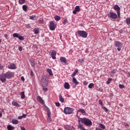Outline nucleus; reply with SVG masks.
<instances>
[{
  "instance_id": "4be33fe9",
  "label": "nucleus",
  "mask_w": 130,
  "mask_h": 130,
  "mask_svg": "<svg viewBox=\"0 0 130 130\" xmlns=\"http://www.w3.org/2000/svg\"><path fill=\"white\" fill-rule=\"evenodd\" d=\"M59 101H60L61 103H63V102H64V99L62 98V96H61V94H60L59 95Z\"/></svg>"
},
{
  "instance_id": "4d7b16f0",
  "label": "nucleus",
  "mask_w": 130,
  "mask_h": 130,
  "mask_svg": "<svg viewBox=\"0 0 130 130\" xmlns=\"http://www.w3.org/2000/svg\"><path fill=\"white\" fill-rule=\"evenodd\" d=\"M34 74H33V71H31V72H30V76H31V77H33V76H34Z\"/></svg>"
},
{
  "instance_id": "b1692460",
  "label": "nucleus",
  "mask_w": 130,
  "mask_h": 130,
  "mask_svg": "<svg viewBox=\"0 0 130 130\" xmlns=\"http://www.w3.org/2000/svg\"><path fill=\"white\" fill-rule=\"evenodd\" d=\"M47 72L48 73V74H49V76H53V74L52 73V71H51V69H47Z\"/></svg>"
},
{
  "instance_id": "1a4fd4ad",
  "label": "nucleus",
  "mask_w": 130,
  "mask_h": 130,
  "mask_svg": "<svg viewBox=\"0 0 130 130\" xmlns=\"http://www.w3.org/2000/svg\"><path fill=\"white\" fill-rule=\"evenodd\" d=\"M4 74L6 76V78L8 79H12L14 77V73L13 72H8Z\"/></svg>"
},
{
  "instance_id": "a878e982",
  "label": "nucleus",
  "mask_w": 130,
  "mask_h": 130,
  "mask_svg": "<svg viewBox=\"0 0 130 130\" xmlns=\"http://www.w3.org/2000/svg\"><path fill=\"white\" fill-rule=\"evenodd\" d=\"M12 122L13 124H18V123H19V121L18 120L13 119L12 120Z\"/></svg>"
},
{
  "instance_id": "bb28decb",
  "label": "nucleus",
  "mask_w": 130,
  "mask_h": 130,
  "mask_svg": "<svg viewBox=\"0 0 130 130\" xmlns=\"http://www.w3.org/2000/svg\"><path fill=\"white\" fill-rule=\"evenodd\" d=\"M33 32H34L35 34H38L39 33V28H35L33 30Z\"/></svg>"
},
{
  "instance_id": "774afa93",
  "label": "nucleus",
  "mask_w": 130,
  "mask_h": 130,
  "mask_svg": "<svg viewBox=\"0 0 130 130\" xmlns=\"http://www.w3.org/2000/svg\"><path fill=\"white\" fill-rule=\"evenodd\" d=\"M58 130H61L60 129H58Z\"/></svg>"
},
{
  "instance_id": "a19ab883",
  "label": "nucleus",
  "mask_w": 130,
  "mask_h": 130,
  "mask_svg": "<svg viewBox=\"0 0 130 130\" xmlns=\"http://www.w3.org/2000/svg\"><path fill=\"white\" fill-rule=\"evenodd\" d=\"M78 61H79L80 63H82V62H85V60H84V59H79Z\"/></svg>"
},
{
  "instance_id": "f8f14e48",
  "label": "nucleus",
  "mask_w": 130,
  "mask_h": 130,
  "mask_svg": "<svg viewBox=\"0 0 130 130\" xmlns=\"http://www.w3.org/2000/svg\"><path fill=\"white\" fill-rule=\"evenodd\" d=\"M13 37L15 38H18V39L19 40H24L25 39V38H24V37L22 36H19L18 34L17 33H14L13 35Z\"/></svg>"
},
{
  "instance_id": "39448f33",
  "label": "nucleus",
  "mask_w": 130,
  "mask_h": 130,
  "mask_svg": "<svg viewBox=\"0 0 130 130\" xmlns=\"http://www.w3.org/2000/svg\"><path fill=\"white\" fill-rule=\"evenodd\" d=\"M114 46L115 47H117V49L118 51H120L121 50V47H122V44H121V42L116 41L115 42L114 44Z\"/></svg>"
},
{
  "instance_id": "49530a36",
  "label": "nucleus",
  "mask_w": 130,
  "mask_h": 130,
  "mask_svg": "<svg viewBox=\"0 0 130 130\" xmlns=\"http://www.w3.org/2000/svg\"><path fill=\"white\" fill-rule=\"evenodd\" d=\"M111 74H115V73H116V70L115 69L113 70L111 72Z\"/></svg>"
},
{
  "instance_id": "0eeeda50",
  "label": "nucleus",
  "mask_w": 130,
  "mask_h": 130,
  "mask_svg": "<svg viewBox=\"0 0 130 130\" xmlns=\"http://www.w3.org/2000/svg\"><path fill=\"white\" fill-rule=\"evenodd\" d=\"M49 28L50 30L51 31L55 30V28H56V25L53 21H50Z\"/></svg>"
},
{
  "instance_id": "2f4dec72",
  "label": "nucleus",
  "mask_w": 130,
  "mask_h": 130,
  "mask_svg": "<svg viewBox=\"0 0 130 130\" xmlns=\"http://www.w3.org/2000/svg\"><path fill=\"white\" fill-rule=\"evenodd\" d=\"M126 23L127 25H130V18L126 19Z\"/></svg>"
},
{
  "instance_id": "dca6fc26",
  "label": "nucleus",
  "mask_w": 130,
  "mask_h": 130,
  "mask_svg": "<svg viewBox=\"0 0 130 130\" xmlns=\"http://www.w3.org/2000/svg\"><path fill=\"white\" fill-rule=\"evenodd\" d=\"M8 69L10 70H15L16 65L14 63H10L8 65Z\"/></svg>"
},
{
  "instance_id": "09e8293b",
  "label": "nucleus",
  "mask_w": 130,
  "mask_h": 130,
  "mask_svg": "<svg viewBox=\"0 0 130 130\" xmlns=\"http://www.w3.org/2000/svg\"><path fill=\"white\" fill-rule=\"evenodd\" d=\"M26 28H27V29H30V28H31V26L30 25V24H27L26 25Z\"/></svg>"
},
{
  "instance_id": "f257e3e1",
  "label": "nucleus",
  "mask_w": 130,
  "mask_h": 130,
  "mask_svg": "<svg viewBox=\"0 0 130 130\" xmlns=\"http://www.w3.org/2000/svg\"><path fill=\"white\" fill-rule=\"evenodd\" d=\"M77 117L78 118L79 121L81 122V123H83L84 125L86 126H91L93 123H92V121L90 120L88 118H80V117L77 115Z\"/></svg>"
},
{
  "instance_id": "423d86ee",
  "label": "nucleus",
  "mask_w": 130,
  "mask_h": 130,
  "mask_svg": "<svg viewBox=\"0 0 130 130\" xmlns=\"http://www.w3.org/2000/svg\"><path fill=\"white\" fill-rule=\"evenodd\" d=\"M114 10L117 11L118 17L119 18L120 17V7L117 5H114Z\"/></svg>"
},
{
  "instance_id": "e2e57ef3",
  "label": "nucleus",
  "mask_w": 130,
  "mask_h": 130,
  "mask_svg": "<svg viewBox=\"0 0 130 130\" xmlns=\"http://www.w3.org/2000/svg\"><path fill=\"white\" fill-rule=\"evenodd\" d=\"M2 116H3V114H2V113H0V117H2Z\"/></svg>"
},
{
  "instance_id": "f704fd0d",
  "label": "nucleus",
  "mask_w": 130,
  "mask_h": 130,
  "mask_svg": "<svg viewBox=\"0 0 130 130\" xmlns=\"http://www.w3.org/2000/svg\"><path fill=\"white\" fill-rule=\"evenodd\" d=\"M55 20L56 21H59V20H60V17L56 15L55 17Z\"/></svg>"
},
{
  "instance_id": "ea45409f",
  "label": "nucleus",
  "mask_w": 130,
  "mask_h": 130,
  "mask_svg": "<svg viewBox=\"0 0 130 130\" xmlns=\"http://www.w3.org/2000/svg\"><path fill=\"white\" fill-rule=\"evenodd\" d=\"M99 104H100V105H101L102 107H103V102H102V101L99 100Z\"/></svg>"
},
{
  "instance_id": "864d4df0",
  "label": "nucleus",
  "mask_w": 130,
  "mask_h": 130,
  "mask_svg": "<svg viewBox=\"0 0 130 130\" xmlns=\"http://www.w3.org/2000/svg\"><path fill=\"white\" fill-rule=\"evenodd\" d=\"M21 81H23V82H24V81H25V78L23 76H22L21 77Z\"/></svg>"
},
{
  "instance_id": "c03bdc74",
  "label": "nucleus",
  "mask_w": 130,
  "mask_h": 130,
  "mask_svg": "<svg viewBox=\"0 0 130 130\" xmlns=\"http://www.w3.org/2000/svg\"><path fill=\"white\" fill-rule=\"evenodd\" d=\"M78 10H76V9H75L73 11V13L74 14V15H76V14H77V13H78Z\"/></svg>"
},
{
  "instance_id": "de8ad7c7",
  "label": "nucleus",
  "mask_w": 130,
  "mask_h": 130,
  "mask_svg": "<svg viewBox=\"0 0 130 130\" xmlns=\"http://www.w3.org/2000/svg\"><path fill=\"white\" fill-rule=\"evenodd\" d=\"M55 105L57 107H59V106H60V104H59V103H55Z\"/></svg>"
},
{
  "instance_id": "0e129e2a",
  "label": "nucleus",
  "mask_w": 130,
  "mask_h": 130,
  "mask_svg": "<svg viewBox=\"0 0 130 130\" xmlns=\"http://www.w3.org/2000/svg\"><path fill=\"white\" fill-rule=\"evenodd\" d=\"M84 85H87V84L86 82H84Z\"/></svg>"
},
{
  "instance_id": "7ed1b4c3",
  "label": "nucleus",
  "mask_w": 130,
  "mask_h": 130,
  "mask_svg": "<svg viewBox=\"0 0 130 130\" xmlns=\"http://www.w3.org/2000/svg\"><path fill=\"white\" fill-rule=\"evenodd\" d=\"M77 34L80 35L82 38H87L88 37V33L84 30H79L77 31Z\"/></svg>"
},
{
  "instance_id": "bf43d9fd",
  "label": "nucleus",
  "mask_w": 130,
  "mask_h": 130,
  "mask_svg": "<svg viewBox=\"0 0 130 130\" xmlns=\"http://www.w3.org/2000/svg\"><path fill=\"white\" fill-rule=\"evenodd\" d=\"M95 130H102L101 128H96Z\"/></svg>"
},
{
  "instance_id": "79ce46f5",
  "label": "nucleus",
  "mask_w": 130,
  "mask_h": 130,
  "mask_svg": "<svg viewBox=\"0 0 130 130\" xmlns=\"http://www.w3.org/2000/svg\"><path fill=\"white\" fill-rule=\"evenodd\" d=\"M102 108H103V109H104L105 111H106V112H108L109 110L108 109L106 108V107H102Z\"/></svg>"
},
{
  "instance_id": "aec40b11",
  "label": "nucleus",
  "mask_w": 130,
  "mask_h": 130,
  "mask_svg": "<svg viewBox=\"0 0 130 130\" xmlns=\"http://www.w3.org/2000/svg\"><path fill=\"white\" fill-rule=\"evenodd\" d=\"M64 88H65V89H67V90H69V89H70V84H69L68 82H66L64 84Z\"/></svg>"
},
{
  "instance_id": "473e14b6",
  "label": "nucleus",
  "mask_w": 130,
  "mask_h": 130,
  "mask_svg": "<svg viewBox=\"0 0 130 130\" xmlns=\"http://www.w3.org/2000/svg\"><path fill=\"white\" fill-rule=\"evenodd\" d=\"M29 19L30 20H36V16L34 15H32L31 16L29 17Z\"/></svg>"
},
{
  "instance_id": "603ef678",
  "label": "nucleus",
  "mask_w": 130,
  "mask_h": 130,
  "mask_svg": "<svg viewBox=\"0 0 130 130\" xmlns=\"http://www.w3.org/2000/svg\"><path fill=\"white\" fill-rule=\"evenodd\" d=\"M19 51H22V50H23V48L21 46L19 47Z\"/></svg>"
},
{
  "instance_id": "6ab92c4d",
  "label": "nucleus",
  "mask_w": 130,
  "mask_h": 130,
  "mask_svg": "<svg viewBox=\"0 0 130 130\" xmlns=\"http://www.w3.org/2000/svg\"><path fill=\"white\" fill-rule=\"evenodd\" d=\"M29 62L31 66V67H35V61L33 59H29Z\"/></svg>"
},
{
  "instance_id": "cd10ccee",
  "label": "nucleus",
  "mask_w": 130,
  "mask_h": 130,
  "mask_svg": "<svg viewBox=\"0 0 130 130\" xmlns=\"http://www.w3.org/2000/svg\"><path fill=\"white\" fill-rule=\"evenodd\" d=\"M12 105H14V106H16V107H20V105L17 103L16 102H12Z\"/></svg>"
},
{
  "instance_id": "69168bd1",
  "label": "nucleus",
  "mask_w": 130,
  "mask_h": 130,
  "mask_svg": "<svg viewBox=\"0 0 130 130\" xmlns=\"http://www.w3.org/2000/svg\"><path fill=\"white\" fill-rule=\"evenodd\" d=\"M125 125H126V126H128V124L126 123V124H125Z\"/></svg>"
},
{
  "instance_id": "f3484780",
  "label": "nucleus",
  "mask_w": 130,
  "mask_h": 130,
  "mask_svg": "<svg viewBox=\"0 0 130 130\" xmlns=\"http://www.w3.org/2000/svg\"><path fill=\"white\" fill-rule=\"evenodd\" d=\"M38 102H39V103H41V104H42L43 105V104H44V101H43V100H42V98H41L40 96H37V98Z\"/></svg>"
},
{
  "instance_id": "6e6d98bb",
  "label": "nucleus",
  "mask_w": 130,
  "mask_h": 130,
  "mask_svg": "<svg viewBox=\"0 0 130 130\" xmlns=\"http://www.w3.org/2000/svg\"><path fill=\"white\" fill-rule=\"evenodd\" d=\"M4 69V66L0 64V70H3Z\"/></svg>"
},
{
  "instance_id": "a18cd8bd",
  "label": "nucleus",
  "mask_w": 130,
  "mask_h": 130,
  "mask_svg": "<svg viewBox=\"0 0 130 130\" xmlns=\"http://www.w3.org/2000/svg\"><path fill=\"white\" fill-rule=\"evenodd\" d=\"M78 10H76V9H75L73 11V13L74 14V15H76V14H77V13H78Z\"/></svg>"
},
{
  "instance_id": "2eb2a0df",
  "label": "nucleus",
  "mask_w": 130,
  "mask_h": 130,
  "mask_svg": "<svg viewBox=\"0 0 130 130\" xmlns=\"http://www.w3.org/2000/svg\"><path fill=\"white\" fill-rule=\"evenodd\" d=\"M60 60L61 62H63V63H65L66 64H68V61H67V59L64 57H61L60 58Z\"/></svg>"
},
{
  "instance_id": "ddd939ff",
  "label": "nucleus",
  "mask_w": 130,
  "mask_h": 130,
  "mask_svg": "<svg viewBox=\"0 0 130 130\" xmlns=\"http://www.w3.org/2000/svg\"><path fill=\"white\" fill-rule=\"evenodd\" d=\"M81 122L80 121H79V119H78L79 124L77 126L78 128H79L80 130H86V128H85V127H84V125L81 124Z\"/></svg>"
},
{
  "instance_id": "7c9ffc66",
  "label": "nucleus",
  "mask_w": 130,
  "mask_h": 130,
  "mask_svg": "<svg viewBox=\"0 0 130 130\" xmlns=\"http://www.w3.org/2000/svg\"><path fill=\"white\" fill-rule=\"evenodd\" d=\"M111 81H112V79H111V78H108V80L106 82V84L107 85H109V84H110V82H111Z\"/></svg>"
},
{
  "instance_id": "f03ea898",
  "label": "nucleus",
  "mask_w": 130,
  "mask_h": 130,
  "mask_svg": "<svg viewBox=\"0 0 130 130\" xmlns=\"http://www.w3.org/2000/svg\"><path fill=\"white\" fill-rule=\"evenodd\" d=\"M41 84L42 87H46L48 85V80L46 76H44L42 78L41 80Z\"/></svg>"
},
{
  "instance_id": "9d476101",
  "label": "nucleus",
  "mask_w": 130,
  "mask_h": 130,
  "mask_svg": "<svg viewBox=\"0 0 130 130\" xmlns=\"http://www.w3.org/2000/svg\"><path fill=\"white\" fill-rule=\"evenodd\" d=\"M47 110V115H48V118H47V122L50 123L51 122V121L52 120L51 119V117H50V114H51V113L50 112V110H49V108H46Z\"/></svg>"
},
{
  "instance_id": "c756f323",
  "label": "nucleus",
  "mask_w": 130,
  "mask_h": 130,
  "mask_svg": "<svg viewBox=\"0 0 130 130\" xmlns=\"http://www.w3.org/2000/svg\"><path fill=\"white\" fill-rule=\"evenodd\" d=\"M20 95H21V98L22 99H24L25 98V92H24V91L21 92Z\"/></svg>"
},
{
  "instance_id": "13d9d810",
  "label": "nucleus",
  "mask_w": 130,
  "mask_h": 130,
  "mask_svg": "<svg viewBox=\"0 0 130 130\" xmlns=\"http://www.w3.org/2000/svg\"><path fill=\"white\" fill-rule=\"evenodd\" d=\"M20 128H21V130H26V128H25L24 127L21 126Z\"/></svg>"
},
{
  "instance_id": "393cba45",
  "label": "nucleus",
  "mask_w": 130,
  "mask_h": 130,
  "mask_svg": "<svg viewBox=\"0 0 130 130\" xmlns=\"http://www.w3.org/2000/svg\"><path fill=\"white\" fill-rule=\"evenodd\" d=\"M79 72V70L78 69H76L74 73H73L72 74V77H73V78H74V77H75V76H76V75H77V74H78V73Z\"/></svg>"
},
{
  "instance_id": "37998d69",
  "label": "nucleus",
  "mask_w": 130,
  "mask_h": 130,
  "mask_svg": "<svg viewBox=\"0 0 130 130\" xmlns=\"http://www.w3.org/2000/svg\"><path fill=\"white\" fill-rule=\"evenodd\" d=\"M119 87L120 89H123V88H124V86L123 85V84H119Z\"/></svg>"
},
{
  "instance_id": "c85d7f7f",
  "label": "nucleus",
  "mask_w": 130,
  "mask_h": 130,
  "mask_svg": "<svg viewBox=\"0 0 130 130\" xmlns=\"http://www.w3.org/2000/svg\"><path fill=\"white\" fill-rule=\"evenodd\" d=\"M15 128V127H14V126L11 125H9L7 126V129L8 130H13Z\"/></svg>"
},
{
  "instance_id": "5fc2aeb1",
  "label": "nucleus",
  "mask_w": 130,
  "mask_h": 130,
  "mask_svg": "<svg viewBox=\"0 0 130 130\" xmlns=\"http://www.w3.org/2000/svg\"><path fill=\"white\" fill-rule=\"evenodd\" d=\"M23 118V117L22 116H18V119H22Z\"/></svg>"
},
{
  "instance_id": "338daca9",
  "label": "nucleus",
  "mask_w": 130,
  "mask_h": 130,
  "mask_svg": "<svg viewBox=\"0 0 130 130\" xmlns=\"http://www.w3.org/2000/svg\"><path fill=\"white\" fill-rule=\"evenodd\" d=\"M1 42H2V40L1 39H0V43H1Z\"/></svg>"
},
{
  "instance_id": "3c124183",
  "label": "nucleus",
  "mask_w": 130,
  "mask_h": 130,
  "mask_svg": "<svg viewBox=\"0 0 130 130\" xmlns=\"http://www.w3.org/2000/svg\"><path fill=\"white\" fill-rule=\"evenodd\" d=\"M21 116L22 117V118H25L26 116H27V114H23Z\"/></svg>"
},
{
  "instance_id": "a211bd4d",
  "label": "nucleus",
  "mask_w": 130,
  "mask_h": 130,
  "mask_svg": "<svg viewBox=\"0 0 130 130\" xmlns=\"http://www.w3.org/2000/svg\"><path fill=\"white\" fill-rule=\"evenodd\" d=\"M78 112H81L82 113V114H85V113H86V111H85V110L83 109H79L77 111V116H78Z\"/></svg>"
},
{
  "instance_id": "6e6552de",
  "label": "nucleus",
  "mask_w": 130,
  "mask_h": 130,
  "mask_svg": "<svg viewBox=\"0 0 130 130\" xmlns=\"http://www.w3.org/2000/svg\"><path fill=\"white\" fill-rule=\"evenodd\" d=\"M0 81H1L2 83H6V82H7V77L5 73L0 75Z\"/></svg>"
},
{
  "instance_id": "680f3d73",
  "label": "nucleus",
  "mask_w": 130,
  "mask_h": 130,
  "mask_svg": "<svg viewBox=\"0 0 130 130\" xmlns=\"http://www.w3.org/2000/svg\"><path fill=\"white\" fill-rule=\"evenodd\" d=\"M119 106H121V107H122V106H123V105L122 104H119Z\"/></svg>"
},
{
  "instance_id": "72a5a7b5",
  "label": "nucleus",
  "mask_w": 130,
  "mask_h": 130,
  "mask_svg": "<svg viewBox=\"0 0 130 130\" xmlns=\"http://www.w3.org/2000/svg\"><path fill=\"white\" fill-rule=\"evenodd\" d=\"M75 10H76V11L80 12V11H81V9H80V6H76L75 8Z\"/></svg>"
},
{
  "instance_id": "9b49d317",
  "label": "nucleus",
  "mask_w": 130,
  "mask_h": 130,
  "mask_svg": "<svg viewBox=\"0 0 130 130\" xmlns=\"http://www.w3.org/2000/svg\"><path fill=\"white\" fill-rule=\"evenodd\" d=\"M109 18H111V19H117V14L113 12H110L108 14Z\"/></svg>"
},
{
  "instance_id": "e433bc0d",
  "label": "nucleus",
  "mask_w": 130,
  "mask_h": 130,
  "mask_svg": "<svg viewBox=\"0 0 130 130\" xmlns=\"http://www.w3.org/2000/svg\"><path fill=\"white\" fill-rule=\"evenodd\" d=\"M93 86H94V84L93 83H90L88 85V88L89 89H92V87H93Z\"/></svg>"
},
{
  "instance_id": "58836bf2",
  "label": "nucleus",
  "mask_w": 130,
  "mask_h": 130,
  "mask_svg": "<svg viewBox=\"0 0 130 130\" xmlns=\"http://www.w3.org/2000/svg\"><path fill=\"white\" fill-rule=\"evenodd\" d=\"M19 3L20 5H22L25 3V0H19Z\"/></svg>"
},
{
  "instance_id": "4c0bfd02",
  "label": "nucleus",
  "mask_w": 130,
  "mask_h": 130,
  "mask_svg": "<svg viewBox=\"0 0 130 130\" xmlns=\"http://www.w3.org/2000/svg\"><path fill=\"white\" fill-rule=\"evenodd\" d=\"M22 9H23V11H27V6L23 5L22 6Z\"/></svg>"
},
{
  "instance_id": "20e7f679",
  "label": "nucleus",
  "mask_w": 130,
  "mask_h": 130,
  "mask_svg": "<svg viewBox=\"0 0 130 130\" xmlns=\"http://www.w3.org/2000/svg\"><path fill=\"white\" fill-rule=\"evenodd\" d=\"M73 111H74V109L70 107H66L64 109V113L66 114H71V113H73Z\"/></svg>"
},
{
  "instance_id": "5701e85b",
  "label": "nucleus",
  "mask_w": 130,
  "mask_h": 130,
  "mask_svg": "<svg viewBox=\"0 0 130 130\" xmlns=\"http://www.w3.org/2000/svg\"><path fill=\"white\" fill-rule=\"evenodd\" d=\"M99 127L100 128H101L102 129H105L106 128V127H105V125L103 124L100 123L99 125Z\"/></svg>"
},
{
  "instance_id": "052dcab7",
  "label": "nucleus",
  "mask_w": 130,
  "mask_h": 130,
  "mask_svg": "<svg viewBox=\"0 0 130 130\" xmlns=\"http://www.w3.org/2000/svg\"><path fill=\"white\" fill-rule=\"evenodd\" d=\"M127 77H128V78L130 77V72L128 73Z\"/></svg>"
},
{
  "instance_id": "4468645a",
  "label": "nucleus",
  "mask_w": 130,
  "mask_h": 130,
  "mask_svg": "<svg viewBox=\"0 0 130 130\" xmlns=\"http://www.w3.org/2000/svg\"><path fill=\"white\" fill-rule=\"evenodd\" d=\"M56 52L54 50L52 51L51 52V56L53 59H56Z\"/></svg>"
},
{
  "instance_id": "412c9836",
  "label": "nucleus",
  "mask_w": 130,
  "mask_h": 130,
  "mask_svg": "<svg viewBox=\"0 0 130 130\" xmlns=\"http://www.w3.org/2000/svg\"><path fill=\"white\" fill-rule=\"evenodd\" d=\"M73 82L74 84H75V86H77V85H78L79 84V82H78V80H77L75 77H73Z\"/></svg>"
},
{
  "instance_id": "8fccbe9b",
  "label": "nucleus",
  "mask_w": 130,
  "mask_h": 130,
  "mask_svg": "<svg viewBox=\"0 0 130 130\" xmlns=\"http://www.w3.org/2000/svg\"><path fill=\"white\" fill-rule=\"evenodd\" d=\"M43 90L45 91V92H47V91H48V89L47 88H43Z\"/></svg>"
},
{
  "instance_id": "c9c22d12",
  "label": "nucleus",
  "mask_w": 130,
  "mask_h": 130,
  "mask_svg": "<svg viewBox=\"0 0 130 130\" xmlns=\"http://www.w3.org/2000/svg\"><path fill=\"white\" fill-rule=\"evenodd\" d=\"M68 23H69V21H68V19H64L63 20V21L62 22L63 25H66Z\"/></svg>"
}]
</instances>
